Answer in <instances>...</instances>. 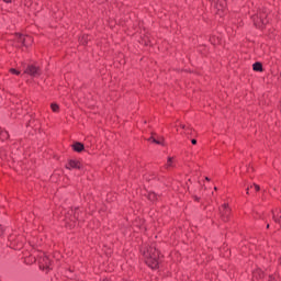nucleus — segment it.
Instances as JSON below:
<instances>
[{
	"instance_id": "6ab92c4d",
	"label": "nucleus",
	"mask_w": 281,
	"mask_h": 281,
	"mask_svg": "<svg viewBox=\"0 0 281 281\" xmlns=\"http://www.w3.org/2000/svg\"><path fill=\"white\" fill-rule=\"evenodd\" d=\"M149 142H153V144H158V145H161V140H157V138L155 137H149Z\"/></svg>"
},
{
	"instance_id": "393cba45",
	"label": "nucleus",
	"mask_w": 281,
	"mask_h": 281,
	"mask_svg": "<svg viewBox=\"0 0 281 281\" xmlns=\"http://www.w3.org/2000/svg\"><path fill=\"white\" fill-rule=\"evenodd\" d=\"M273 280H276V278L273 276H270L269 281H273Z\"/></svg>"
},
{
	"instance_id": "a878e982",
	"label": "nucleus",
	"mask_w": 281,
	"mask_h": 281,
	"mask_svg": "<svg viewBox=\"0 0 281 281\" xmlns=\"http://www.w3.org/2000/svg\"><path fill=\"white\" fill-rule=\"evenodd\" d=\"M180 128H183V131H186V125L184 124H180Z\"/></svg>"
},
{
	"instance_id": "5701e85b",
	"label": "nucleus",
	"mask_w": 281,
	"mask_h": 281,
	"mask_svg": "<svg viewBox=\"0 0 281 281\" xmlns=\"http://www.w3.org/2000/svg\"><path fill=\"white\" fill-rule=\"evenodd\" d=\"M4 3H13L14 0H3Z\"/></svg>"
},
{
	"instance_id": "b1692460",
	"label": "nucleus",
	"mask_w": 281,
	"mask_h": 281,
	"mask_svg": "<svg viewBox=\"0 0 281 281\" xmlns=\"http://www.w3.org/2000/svg\"><path fill=\"white\" fill-rule=\"evenodd\" d=\"M191 144H193V146H195L196 139L193 138V139L191 140Z\"/></svg>"
},
{
	"instance_id": "9b49d317",
	"label": "nucleus",
	"mask_w": 281,
	"mask_h": 281,
	"mask_svg": "<svg viewBox=\"0 0 281 281\" xmlns=\"http://www.w3.org/2000/svg\"><path fill=\"white\" fill-rule=\"evenodd\" d=\"M72 150H75V153H82V150H85V144L76 142L72 144Z\"/></svg>"
},
{
	"instance_id": "bb28decb",
	"label": "nucleus",
	"mask_w": 281,
	"mask_h": 281,
	"mask_svg": "<svg viewBox=\"0 0 281 281\" xmlns=\"http://www.w3.org/2000/svg\"><path fill=\"white\" fill-rule=\"evenodd\" d=\"M205 180H206V181H210V178L206 177Z\"/></svg>"
},
{
	"instance_id": "412c9836",
	"label": "nucleus",
	"mask_w": 281,
	"mask_h": 281,
	"mask_svg": "<svg viewBox=\"0 0 281 281\" xmlns=\"http://www.w3.org/2000/svg\"><path fill=\"white\" fill-rule=\"evenodd\" d=\"M254 188H255L256 192H260V186L254 184Z\"/></svg>"
},
{
	"instance_id": "1a4fd4ad",
	"label": "nucleus",
	"mask_w": 281,
	"mask_h": 281,
	"mask_svg": "<svg viewBox=\"0 0 281 281\" xmlns=\"http://www.w3.org/2000/svg\"><path fill=\"white\" fill-rule=\"evenodd\" d=\"M24 74H27L29 76H33V78H36V76H41V68L34 65H29Z\"/></svg>"
},
{
	"instance_id": "f257e3e1",
	"label": "nucleus",
	"mask_w": 281,
	"mask_h": 281,
	"mask_svg": "<svg viewBox=\"0 0 281 281\" xmlns=\"http://www.w3.org/2000/svg\"><path fill=\"white\" fill-rule=\"evenodd\" d=\"M143 256L147 267L150 269H159V265L161 263V256L159 255V250H157L155 245L145 248L143 250Z\"/></svg>"
},
{
	"instance_id": "f03ea898",
	"label": "nucleus",
	"mask_w": 281,
	"mask_h": 281,
	"mask_svg": "<svg viewBox=\"0 0 281 281\" xmlns=\"http://www.w3.org/2000/svg\"><path fill=\"white\" fill-rule=\"evenodd\" d=\"M38 262L40 269L42 271H45L48 273L52 271V257L47 256L45 252L40 251L37 255L33 258V262Z\"/></svg>"
},
{
	"instance_id": "20e7f679",
	"label": "nucleus",
	"mask_w": 281,
	"mask_h": 281,
	"mask_svg": "<svg viewBox=\"0 0 281 281\" xmlns=\"http://www.w3.org/2000/svg\"><path fill=\"white\" fill-rule=\"evenodd\" d=\"M252 21L256 27H265V25L269 23V20L267 19V12L259 11L256 15L252 16Z\"/></svg>"
},
{
	"instance_id": "9d476101",
	"label": "nucleus",
	"mask_w": 281,
	"mask_h": 281,
	"mask_svg": "<svg viewBox=\"0 0 281 281\" xmlns=\"http://www.w3.org/2000/svg\"><path fill=\"white\" fill-rule=\"evenodd\" d=\"M67 170H80L82 168V162L80 160L70 159L66 165Z\"/></svg>"
},
{
	"instance_id": "7ed1b4c3",
	"label": "nucleus",
	"mask_w": 281,
	"mask_h": 281,
	"mask_svg": "<svg viewBox=\"0 0 281 281\" xmlns=\"http://www.w3.org/2000/svg\"><path fill=\"white\" fill-rule=\"evenodd\" d=\"M8 239H9L11 249L20 250V249H23V246L25 245V237L16 233H12L11 235H9Z\"/></svg>"
},
{
	"instance_id": "4be33fe9",
	"label": "nucleus",
	"mask_w": 281,
	"mask_h": 281,
	"mask_svg": "<svg viewBox=\"0 0 281 281\" xmlns=\"http://www.w3.org/2000/svg\"><path fill=\"white\" fill-rule=\"evenodd\" d=\"M1 236H3V227L2 226H0V238H1Z\"/></svg>"
},
{
	"instance_id": "a211bd4d",
	"label": "nucleus",
	"mask_w": 281,
	"mask_h": 281,
	"mask_svg": "<svg viewBox=\"0 0 281 281\" xmlns=\"http://www.w3.org/2000/svg\"><path fill=\"white\" fill-rule=\"evenodd\" d=\"M10 74H13V76H20L21 75V71L14 69V68H11L10 69Z\"/></svg>"
},
{
	"instance_id": "2eb2a0df",
	"label": "nucleus",
	"mask_w": 281,
	"mask_h": 281,
	"mask_svg": "<svg viewBox=\"0 0 281 281\" xmlns=\"http://www.w3.org/2000/svg\"><path fill=\"white\" fill-rule=\"evenodd\" d=\"M50 109H52L53 113H58V111H60V106L56 103H52Z\"/></svg>"
},
{
	"instance_id": "f3484780",
	"label": "nucleus",
	"mask_w": 281,
	"mask_h": 281,
	"mask_svg": "<svg viewBox=\"0 0 281 281\" xmlns=\"http://www.w3.org/2000/svg\"><path fill=\"white\" fill-rule=\"evenodd\" d=\"M148 199H149V201H157V193H155V192L149 193Z\"/></svg>"
},
{
	"instance_id": "6e6552de",
	"label": "nucleus",
	"mask_w": 281,
	"mask_h": 281,
	"mask_svg": "<svg viewBox=\"0 0 281 281\" xmlns=\"http://www.w3.org/2000/svg\"><path fill=\"white\" fill-rule=\"evenodd\" d=\"M61 214H65L64 220L66 221H70L71 223H76V221H78V214H76V211H74V209H70L68 212L63 211Z\"/></svg>"
},
{
	"instance_id": "4468645a",
	"label": "nucleus",
	"mask_w": 281,
	"mask_h": 281,
	"mask_svg": "<svg viewBox=\"0 0 281 281\" xmlns=\"http://www.w3.org/2000/svg\"><path fill=\"white\" fill-rule=\"evenodd\" d=\"M254 71H262V64L260 61H257L252 65Z\"/></svg>"
},
{
	"instance_id": "cd10ccee",
	"label": "nucleus",
	"mask_w": 281,
	"mask_h": 281,
	"mask_svg": "<svg viewBox=\"0 0 281 281\" xmlns=\"http://www.w3.org/2000/svg\"><path fill=\"white\" fill-rule=\"evenodd\" d=\"M247 194H249V188H247Z\"/></svg>"
},
{
	"instance_id": "0eeeda50",
	"label": "nucleus",
	"mask_w": 281,
	"mask_h": 281,
	"mask_svg": "<svg viewBox=\"0 0 281 281\" xmlns=\"http://www.w3.org/2000/svg\"><path fill=\"white\" fill-rule=\"evenodd\" d=\"M220 214H221V218H222V221H224V223H227V221H229V218L232 216V209H229V205L227 203H224L220 207Z\"/></svg>"
},
{
	"instance_id": "aec40b11",
	"label": "nucleus",
	"mask_w": 281,
	"mask_h": 281,
	"mask_svg": "<svg viewBox=\"0 0 281 281\" xmlns=\"http://www.w3.org/2000/svg\"><path fill=\"white\" fill-rule=\"evenodd\" d=\"M252 276H254V278H256V276H259V278H262V272H260V271H255V272H252Z\"/></svg>"
},
{
	"instance_id": "ddd939ff",
	"label": "nucleus",
	"mask_w": 281,
	"mask_h": 281,
	"mask_svg": "<svg viewBox=\"0 0 281 281\" xmlns=\"http://www.w3.org/2000/svg\"><path fill=\"white\" fill-rule=\"evenodd\" d=\"M165 168L168 170L170 168H175V157H168Z\"/></svg>"
},
{
	"instance_id": "39448f33",
	"label": "nucleus",
	"mask_w": 281,
	"mask_h": 281,
	"mask_svg": "<svg viewBox=\"0 0 281 281\" xmlns=\"http://www.w3.org/2000/svg\"><path fill=\"white\" fill-rule=\"evenodd\" d=\"M212 1L215 5L216 14H218V16H224L225 13L227 12V0H212Z\"/></svg>"
},
{
	"instance_id": "c85d7f7f",
	"label": "nucleus",
	"mask_w": 281,
	"mask_h": 281,
	"mask_svg": "<svg viewBox=\"0 0 281 281\" xmlns=\"http://www.w3.org/2000/svg\"><path fill=\"white\" fill-rule=\"evenodd\" d=\"M269 227H270V225H269V224H267V229H269Z\"/></svg>"
},
{
	"instance_id": "423d86ee",
	"label": "nucleus",
	"mask_w": 281,
	"mask_h": 281,
	"mask_svg": "<svg viewBox=\"0 0 281 281\" xmlns=\"http://www.w3.org/2000/svg\"><path fill=\"white\" fill-rule=\"evenodd\" d=\"M15 41L22 45V47H30L32 43H34V40L30 35H23V34H15Z\"/></svg>"
},
{
	"instance_id": "dca6fc26",
	"label": "nucleus",
	"mask_w": 281,
	"mask_h": 281,
	"mask_svg": "<svg viewBox=\"0 0 281 281\" xmlns=\"http://www.w3.org/2000/svg\"><path fill=\"white\" fill-rule=\"evenodd\" d=\"M80 43H81V45H87V43H89V35H83L80 38Z\"/></svg>"
},
{
	"instance_id": "f8f14e48",
	"label": "nucleus",
	"mask_w": 281,
	"mask_h": 281,
	"mask_svg": "<svg viewBox=\"0 0 281 281\" xmlns=\"http://www.w3.org/2000/svg\"><path fill=\"white\" fill-rule=\"evenodd\" d=\"M272 218L274 223L281 226V211H272Z\"/></svg>"
},
{
	"instance_id": "c756f323",
	"label": "nucleus",
	"mask_w": 281,
	"mask_h": 281,
	"mask_svg": "<svg viewBox=\"0 0 281 281\" xmlns=\"http://www.w3.org/2000/svg\"><path fill=\"white\" fill-rule=\"evenodd\" d=\"M214 190H217V188L215 187Z\"/></svg>"
}]
</instances>
